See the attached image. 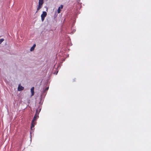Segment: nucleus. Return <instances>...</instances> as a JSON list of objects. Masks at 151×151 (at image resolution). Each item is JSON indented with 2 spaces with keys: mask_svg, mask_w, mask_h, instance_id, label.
<instances>
[{
  "mask_svg": "<svg viewBox=\"0 0 151 151\" xmlns=\"http://www.w3.org/2000/svg\"><path fill=\"white\" fill-rule=\"evenodd\" d=\"M40 110L41 109L39 108H38L37 109V110H36V113L35 114V115L32 121L35 122V121L36 120L37 118L39 117L38 114Z\"/></svg>",
  "mask_w": 151,
  "mask_h": 151,
  "instance_id": "obj_1",
  "label": "nucleus"
},
{
  "mask_svg": "<svg viewBox=\"0 0 151 151\" xmlns=\"http://www.w3.org/2000/svg\"><path fill=\"white\" fill-rule=\"evenodd\" d=\"M47 13L46 12H43L42 14L41 15V20L42 22L44 20L46 16Z\"/></svg>",
  "mask_w": 151,
  "mask_h": 151,
  "instance_id": "obj_2",
  "label": "nucleus"
},
{
  "mask_svg": "<svg viewBox=\"0 0 151 151\" xmlns=\"http://www.w3.org/2000/svg\"><path fill=\"white\" fill-rule=\"evenodd\" d=\"M63 7V5H61L60 6H59L58 10V13L59 14L60 12L61 9H62Z\"/></svg>",
  "mask_w": 151,
  "mask_h": 151,
  "instance_id": "obj_3",
  "label": "nucleus"
},
{
  "mask_svg": "<svg viewBox=\"0 0 151 151\" xmlns=\"http://www.w3.org/2000/svg\"><path fill=\"white\" fill-rule=\"evenodd\" d=\"M24 89V88L23 87L21 86L20 85H19L18 88V90L19 91H21L22 90H23Z\"/></svg>",
  "mask_w": 151,
  "mask_h": 151,
  "instance_id": "obj_4",
  "label": "nucleus"
},
{
  "mask_svg": "<svg viewBox=\"0 0 151 151\" xmlns=\"http://www.w3.org/2000/svg\"><path fill=\"white\" fill-rule=\"evenodd\" d=\"M36 124V122H34L33 121H32L31 123V128L32 130V128H34L35 127V125Z\"/></svg>",
  "mask_w": 151,
  "mask_h": 151,
  "instance_id": "obj_5",
  "label": "nucleus"
},
{
  "mask_svg": "<svg viewBox=\"0 0 151 151\" xmlns=\"http://www.w3.org/2000/svg\"><path fill=\"white\" fill-rule=\"evenodd\" d=\"M34 87H32L31 89V91L32 93V96H33L34 94Z\"/></svg>",
  "mask_w": 151,
  "mask_h": 151,
  "instance_id": "obj_6",
  "label": "nucleus"
},
{
  "mask_svg": "<svg viewBox=\"0 0 151 151\" xmlns=\"http://www.w3.org/2000/svg\"><path fill=\"white\" fill-rule=\"evenodd\" d=\"M35 46H36V45L34 44L33 45V46L30 49V51H33L34 50V48H35Z\"/></svg>",
  "mask_w": 151,
  "mask_h": 151,
  "instance_id": "obj_7",
  "label": "nucleus"
},
{
  "mask_svg": "<svg viewBox=\"0 0 151 151\" xmlns=\"http://www.w3.org/2000/svg\"><path fill=\"white\" fill-rule=\"evenodd\" d=\"M42 5L39 4L38 7H37V10L36 13L41 8Z\"/></svg>",
  "mask_w": 151,
  "mask_h": 151,
  "instance_id": "obj_8",
  "label": "nucleus"
},
{
  "mask_svg": "<svg viewBox=\"0 0 151 151\" xmlns=\"http://www.w3.org/2000/svg\"><path fill=\"white\" fill-rule=\"evenodd\" d=\"M43 3V0H39V4L42 5Z\"/></svg>",
  "mask_w": 151,
  "mask_h": 151,
  "instance_id": "obj_9",
  "label": "nucleus"
},
{
  "mask_svg": "<svg viewBox=\"0 0 151 151\" xmlns=\"http://www.w3.org/2000/svg\"><path fill=\"white\" fill-rule=\"evenodd\" d=\"M4 40V39H0V44H1Z\"/></svg>",
  "mask_w": 151,
  "mask_h": 151,
  "instance_id": "obj_10",
  "label": "nucleus"
},
{
  "mask_svg": "<svg viewBox=\"0 0 151 151\" xmlns=\"http://www.w3.org/2000/svg\"><path fill=\"white\" fill-rule=\"evenodd\" d=\"M48 87H47V88L46 89H45V90H48Z\"/></svg>",
  "mask_w": 151,
  "mask_h": 151,
  "instance_id": "obj_11",
  "label": "nucleus"
}]
</instances>
